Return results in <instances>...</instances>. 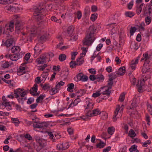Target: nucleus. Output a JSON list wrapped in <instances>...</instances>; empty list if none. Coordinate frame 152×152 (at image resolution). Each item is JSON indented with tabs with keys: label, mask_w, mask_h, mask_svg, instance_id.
I'll list each match as a JSON object with an SVG mask.
<instances>
[{
	"label": "nucleus",
	"mask_w": 152,
	"mask_h": 152,
	"mask_svg": "<svg viewBox=\"0 0 152 152\" xmlns=\"http://www.w3.org/2000/svg\"><path fill=\"white\" fill-rule=\"evenodd\" d=\"M96 29L93 25L90 26L87 32V34L84 39L83 40V44L89 46L94 42L95 39V32Z\"/></svg>",
	"instance_id": "nucleus-1"
},
{
	"label": "nucleus",
	"mask_w": 152,
	"mask_h": 152,
	"mask_svg": "<svg viewBox=\"0 0 152 152\" xmlns=\"http://www.w3.org/2000/svg\"><path fill=\"white\" fill-rule=\"evenodd\" d=\"M13 20L11 21L8 25H6L5 29H9L10 31L12 32L13 31L14 24H15L16 28L17 30H20L21 27H20V18L18 16L15 15L13 17Z\"/></svg>",
	"instance_id": "nucleus-2"
},
{
	"label": "nucleus",
	"mask_w": 152,
	"mask_h": 152,
	"mask_svg": "<svg viewBox=\"0 0 152 152\" xmlns=\"http://www.w3.org/2000/svg\"><path fill=\"white\" fill-rule=\"evenodd\" d=\"M14 94H15V97L16 98L19 97L20 95V97L18 99L19 103L23 104L24 102L27 99L26 97L25 96L27 94L26 92L22 91V90L20 88L15 90Z\"/></svg>",
	"instance_id": "nucleus-3"
},
{
	"label": "nucleus",
	"mask_w": 152,
	"mask_h": 152,
	"mask_svg": "<svg viewBox=\"0 0 152 152\" xmlns=\"http://www.w3.org/2000/svg\"><path fill=\"white\" fill-rule=\"evenodd\" d=\"M143 57L141 60V61L142 62L143 61H145L144 64H143L142 69V72L143 73H150L149 72L150 68L146 67V66L150 62V57L148 56V54L147 53H145L143 54Z\"/></svg>",
	"instance_id": "nucleus-4"
},
{
	"label": "nucleus",
	"mask_w": 152,
	"mask_h": 152,
	"mask_svg": "<svg viewBox=\"0 0 152 152\" xmlns=\"http://www.w3.org/2000/svg\"><path fill=\"white\" fill-rule=\"evenodd\" d=\"M34 15L35 18L38 21H39L42 19L45 16L42 13L44 12L41 10V7L37 6H35L34 8Z\"/></svg>",
	"instance_id": "nucleus-5"
},
{
	"label": "nucleus",
	"mask_w": 152,
	"mask_h": 152,
	"mask_svg": "<svg viewBox=\"0 0 152 152\" xmlns=\"http://www.w3.org/2000/svg\"><path fill=\"white\" fill-rule=\"evenodd\" d=\"M4 9L10 13H15L20 10V7L17 4L14 3L10 5H7L4 7Z\"/></svg>",
	"instance_id": "nucleus-6"
},
{
	"label": "nucleus",
	"mask_w": 152,
	"mask_h": 152,
	"mask_svg": "<svg viewBox=\"0 0 152 152\" xmlns=\"http://www.w3.org/2000/svg\"><path fill=\"white\" fill-rule=\"evenodd\" d=\"M26 29L30 31L29 35L27 38L26 41L31 42L32 40V38L34 37L37 34V28L36 27L34 26L32 27L29 28V27H27Z\"/></svg>",
	"instance_id": "nucleus-7"
},
{
	"label": "nucleus",
	"mask_w": 152,
	"mask_h": 152,
	"mask_svg": "<svg viewBox=\"0 0 152 152\" xmlns=\"http://www.w3.org/2000/svg\"><path fill=\"white\" fill-rule=\"evenodd\" d=\"M38 7H41V9L43 11L46 9L47 11H52L53 10H56L57 9H55L53 8L54 5L53 4H45L44 3H40L39 5L37 6Z\"/></svg>",
	"instance_id": "nucleus-8"
},
{
	"label": "nucleus",
	"mask_w": 152,
	"mask_h": 152,
	"mask_svg": "<svg viewBox=\"0 0 152 152\" xmlns=\"http://www.w3.org/2000/svg\"><path fill=\"white\" fill-rule=\"evenodd\" d=\"M86 103L87 106L85 109V111L87 116L91 117V113H90V112L93 108L94 104L92 102L89 101H86Z\"/></svg>",
	"instance_id": "nucleus-9"
},
{
	"label": "nucleus",
	"mask_w": 152,
	"mask_h": 152,
	"mask_svg": "<svg viewBox=\"0 0 152 152\" xmlns=\"http://www.w3.org/2000/svg\"><path fill=\"white\" fill-rule=\"evenodd\" d=\"M150 78V76H149L147 77H145L144 78H142L140 80L138 83L137 85V90L139 92H142V87L144 85L145 81L148 79Z\"/></svg>",
	"instance_id": "nucleus-10"
},
{
	"label": "nucleus",
	"mask_w": 152,
	"mask_h": 152,
	"mask_svg": "<svg viewBox=\"0 0 152 152\" xmlns=\"http://www.w3.org/2000/svg\"><path fill=\"white\" fill-rule=\"evenodd\" d=\"M143 11L145 14L151 15L152 14V8L149 5H147L144 8Z\"/></svg>",
	"instance_id": "nucleus-11"
},
{
	"label": "nucleus",
	"mask_w": 152,
	"mask_h": 152,
	"mask_svg": "<svg viewBox=\"0 0 152 152\" xmlns=\"http://www.w3.org/2000/svg\"><path fill=\"white\" fill-rule=\"evenodd\" d=\"M140 58V56H138L135 59L134 61L132 60L130 64V67L133 70H134L136 67V64H137L138 62V60Z\"/></svg>",
	"instance_id": "nucleus-12"
},
{
	"label": "nucleus",
	"mask_w": 152,
	"mask_h": 152,
	"mask_svg": "<svg viewBox=\"0 0 152 152\" xmlns=\"http://www.w3.org/2000/svg\"><path fill=\"white\" fill-rule=\"evenodd\" d=\"M124 107L123 105L121 107H120L119 105H118L116 107L115 111H114V115H113V119L114 121H116L117 120L116 117L119 110L121 108V110H123Z\"/></svg>",
	"instance_id": "nucleus-13"
},
{
	"label": "nucleus",
	"mask_w": 152,
	"mask_h": 152,
	"mask_svg": "<svg viewBox=\"0 0 152 152\" xmlns=\"http://www.w3.org/2000/svg\"><path fill=\"white\" fill-rule=\"evenodd\" d=\"M74 29V27L72 25L69 26L67 29L66 34L69 36H71L72 34Z\"/></svg>",
	"instance_id": "nucleus-14"
},
{
	"label": "nucleus",
	"mask_w": 152,
	"mask_h": 152,
	"mask_svg": "<svg viewBox=\"0 0 152 152\" xmlns=\"http://www.w3.org/2000/svg\"><path fill=\"white\" fill-rule=\"evenodd\" d=\"M106 86H104L101 88V89H104L105 91H103L102 94L103 95H106L107 96H109L111 93V91L109 90L110 89L107 88Z\"/></svg>",
	"instance_id": "nucleus-15"
},
{
	"label": "nucleus",
	"mask_w": 152,
	"mask_h": 152,
	"mask_svg": "<svg viewBox=\"0 0 152 152\" xmlns=\"http://www.w3.org/2000/svg\"><path fill=\"white\" fill-rule=\"evenodd\" d=\"M115 77H110L109 79L108 80V82L107 86H106L107 87L110 89H111L112 87L113 83V80L114 79H115Z\"/></svg>",
	"instance_id": "nucleus-16"
},
{
	"label": "nucleus",
	"mask_w": 152,
	"mask_h": 152,
	"mask_svg": "<svg viewBox=\"0 0 152 152\" xmlns=\"http://www.w3.org/2000/svg\"><path fill=\"white\" fill-rule=\"evenodd\" d=\"M83 77V73H80L77 75L76 77L74 78V80L76 82L81 81Z\"/></svg>",
	"instance_id": "nucleus-17"
},
{
	"label": "nucleus",
	"mask_w": 152,
	"mask_h": 152,
	"mask_svg": "<svg viewBox=\"0 0 152 152\" xmlns=\"http://www.w3.org/2000/svg\"><path fill=\"white\" fill-rule=\"evenodd\" d=\"M48 37V36L46 34L42 35L39 39L38 41L42 43L46 40Z\"/></svg>",
	"instance_id": "nucleus-18"
},
{
	"label": "nucleus",
	"mask_w": 152,
	"mask_h": 152,
	"mask_svg": "<svg viewBox=\"0 0 152 152\" xmlns=\"http://www.w3.org/2000/svg\"><path fill=\"white\" fill-rule=\"evenodd\" d=\"M34 55H36L37 56L41 53L42 50L39 49L37 45H36L34 48Z\"/></svg>",
	"instance_id": "nucleus-19"
},
{
	"label": "nucleus",
	"mask_w": 152,
	"mask_h": 152,
	"mask_svg": "<svg viewBox=\"0 0 152 152\" xmlns=\"http://www.w3.org/2000/svg\"><path fill=\"white\" fill-rule=\"evenodd\" d=\"M13 42V39H7L4 43V44L5 46L8 47L12 45Z\"/></svg>",
	"instance_id": "nucleus-20"
},
{
	"label": "nucleus",
	"mask_w": 152,
	"mask_h": 152,
	"mask_svg": "<svg viewBox=\"0 0 152 152\" xmlns=\"http://www.w3.org/2000/svg\"><path fill=\"white\" fill-rule=\"evenodd\" d=\"M101 112L99 109H96L93 110L92 111H91L90 112V113H91V116H96L99 114Z\"/></svg>",
	"instance_id": "nucleus-21"
},
{
	"label": "nucleus",
	"mask_w": 152,
	"mask_h": 152,
	"mask_svg": "<svg viewBox=\"0 0 152 152\" xmlns=\"http://www.w3.org/2000/svg\"><path fill=\"white\" fill-rule=\"evenodd\" d=\"M12 52L14 53H17L20 52V49L19 47L14 46L11 49Z\"/></svg>",
	"instance_id": "nucleus-22"
},
{
	"label": "nucleus",
	"mask_w": 152,
	"mask_h": 152,
	"mask_svg": "<svg viewBox=\"0 0 152 152\" xmlns=\"http://www.w3.org/2000/svg\"><path fill=\"white\" fill-rule=\"evenodd\" d=\"M125 67H123L120 68L118 69L117 74L120 75H123L125 74Z\"/></svg>",
	"instance_id": "nucleus-23"
},
{
	"label": "nucleus",
	"mask_w": 152,
	"mask_h": 152,
	"mask_svg": "<svg viewBox=\"0 0 152 152\" xmlns=\"http://www.w3.org/2000/svg\"><path fill=\"white\" fill-rule=\"evenodd\" d=\"M48 124L45 122H43L41 123L39 122V128L43 129L45 128L48 126Z\"/></svg>",
	"instance_id": "nucleus-24"
},
{
	"label": "nucleus",
	"mask_w": 152,
	"mask_h": 152,
	"mask_svg": "<svg viewBox=\"0 0 152 152\" xmlns=\"http://www.w3.org/2000/svg\"><path fill=\"white\" fill-rule=\"evenodd\" d=\"M68 88L67 91L69 92H73V89L74 87V85L73 83H70L67 85Z\"/></svg>",
	"instance_id": "nucleus-25"
},
{
	"label": "nucleus",
	"mask_w": 152,
	"mask_h": 152,
	"mask_svg": "<svg viewBox=\"0 0 152 152\" xmlns=\"http://www.w3.org/2000/svg\"><path fill=\"white\" fill-rule=\"evenodd\" d=\"M139 103L138 100L135 98H134L131 104V106L132 107H135L137 106Z\"/></svg>",
	"instance_id": "nucleus-26"
},
{
	"label": "nucleus",
	"mask_w": 152,
	"mask_h": 152,
	"mask_svg": "<svg viewBox=\"0 0 152 152\" xmlns=\"http://www.w3.org/2000/svg\"><path fill=\"white\" fill-rule=\"evenodd\" d=\"M37 86L38 85L37 83H35L33 87L31 88V89L30 91V92L31 94H33L34 92H36L37 91Z\"/></svg>",
	"instance_id": "nucleus-27"
},
{
	"label": "nucleus",
	"mask_w": 152,
	"mask_h": 152,
	"mask_svg": "<svg viewBox=\"0 0 152 152\" xmlns=\"http://www.w3.org/2000/svg\"><path fill=\"white\" fill-rule=\"evenodd\" d=\"M96 79L98 82H102L104 80V77L102 75H99L96 76Z\"/></svg>",
	"instance_id": "nucleus-28"
},
{
	"label": "nucleus",
	"mask_w": 152,
	"mask_h": 152,
	"mask_svg": "<svg viewBox=\"0 0 152 152\" xmlns=\"http://www.w3.org/2000/svg\"><path fill=\"white\" fill-rule=\"evenodd\" d=\"M58 88L55 87V88H52L50 91H49V93L50 94L53 95L55 94L58 91Z\"/></svg>",
	"instance_id": "nucleus-29"
},
{
	"label": "nucleus",
	"mask_w": 152,
	"mask_h": 152,
	"mask_svg": "<svg viewBox=\"0 0 152 152\" xmlns=\"http://www.w3.org/2000/svg\"><path fill=\"white\" fill-rule=\"evenodd\" d=\"M101 118L103 120H105L108 117L107 113L104 111H102L100 113Z\"/></svg>",
	"instance_id": "nucleus-30"
},
{
	"label": "nucleus",
	"mask_w": 152,
	"mask_h": 152,
	"mask_svg": "<svg viewBox=\"0 0 152 152\" xmlns=\"http://www.w3.org/2000/svg\"><path fill=\"white\" fill-rule=\"evenodd\" d=\"M82 56H80V58H79L77 59L76 60V62L77 64H78L79 65H77V66H80L84 62L83 60L81 59V58Z\"/></svg>",
	"instance_id": "nucleus-31"
},
{
	"label": "nucleus",
	"mask_w": 152,
	"mask_h": 152,
	"mask_svg": "<svg viewBox=\"0 0 152 152\" xmlns=\"http://www.w3.org/2000/svg\"><path fill=\"white\" fill-rule=\"evenodd\" d=\"M129 135L131 137L133 138L136 136V134L134 130L131 129L129 131Z\"/></svg>",
	"instance_id": "nucleus-32"
},
{
	"label": "nucleus",
	"mask_w": 152,
	"mask_h": 152,
	"mask_svg": "<svg viewBox=\"0 0 152 152\" xmlns=\"http://www.w3.org/2000/svg\"><path fill=\"white\" fill-rule=\"evenodd\" d=\"M51 20L53 21L56 22L58 23H61V20L60 19H58L54 16H52L50 18Z\"/></svg>",
	"instance_id": "nucleus-33"
},
{
	"label": "nucleus",
	"mask_w": 152,
	"mask_h": 152,
	"mask_svg": "<svg viewBox=\"0 0 152 152\" xmlns=\"http://www.w3.org/2000/svg\"><path fill=\"white\" fill-rule=\"evenodd\" d=\"M104 5L107 8H109L111 6V3L109 0H104Z\"/></svg>",
	"instance_id": "nucleus-34"
},
{
	"label": "nucleus",
	"mask_w": 152,
	"mask_h": 152,
	"mask_svg": "<svg viewBox=\"0 0 152 152\" xmlns=\"http://www.w3.org/2000/svg\"><path fill=\"white\" fill-rule=\"evenodd\" d=\"M74 61H71L69 63L70 67L72 68H75L78 64H77L76 61L74 62Z\"/></svg>",
	"instance_id": "nucleus-35"
},
{
	"label": "nucleus",
	"mask_w": 152,
	"mask_h": 152,
	"mask_svg": "<svg viewBox=\"0 0 152 152\" xmlns=\"http://www.w3.org/2000/svg\"><path fill=\"white\" fill-rule=\"evenodd\" d=\"M10 64L8 61H3L2 63L1 66L4 68H6L9 67Z\"/></svg>",
	"instance_id": "nucleus-36"
},
{
	"label": "nucleus",
	"mask_w": 152,
	"mask_h": 152,
	"mask_svg": "<svg viewBox=\"0 0 152 152\" xmlns=\"http://www.w3.org/2000/svg\"><path fill=\"white\" fill-rule=\"evenodd\" d=\"M145 26V23L144 22H141L139 26V28L140 31H144L145 30L144 27Z\"/></svg>",
	"instance_id": "nucleus-37"
},
{
	"label": "nucleus",
	"mask_w": 152,
	"mask_h": 152,
	"mask_svg": "<svg viewBox=\"0 0 152 152\" xmlns=\"http://www.w3.org/2000/svg\"><path fill=\"white\" fill-rule=\"evenodd\" d=\"M46 61H45L44 60L40 58H37L36 60V62L38 64H43L45 63L46 62Z\"/></svg>",
	"instance_id": "nucleus-38"
},
{
	"label": "nucleus",
	"mask_w": 152,
	"mask_h": 152,
	"mask_svg": "<svg viewBox=\"0 0 152 152\" xmlns=\"http://www.w3.org/2000/svg\"><path fill=\"white\" fill-rule=\"evenodd\" d=\"M66 56L64 54H60L59 57V59L61 61H63L66 60Z\"/></svg>",
	"instance_id": "nucleus-39"
},
{
	"label": "nucleus",
	"mask_w": 152,
	"mask_h": 152,
	"mask_svg": "<svg viewBox=\"0 0 152 152\" xmlns=\"http://www.w3.org/2000/svg\"><path fill=\"white\" fill-rule=\"evenodd\" d=\"M125 15L126 17L132 18L134 15V12H126L125 13Z\"/></svg>",
	"instance_id": "nucleus-40"
},
{
	"label": "nucleus",
	"mask_w": 152,
	"mask_h": 152,
	"mask_svg": "<svg viewBox=\"0 0 152 152\" xmlns=\"http://www.w3.org/2000/svg\"><path fill=\"white\" fill-rule=\"evenodd\" d=\"M41 147H43L45 145L46 141L42 138L38 142Z\"/></svg>",
	"instance_id": "nucleus-41"
},
{
	"label": "nucleus",
	"mask_w": 152,
	"mask_h": 152,
	"mask_svg": "<svg viewBox=\"0 0 152 152\" xmlns=\"http://www.w3.org/2000/svg\"><path fill=\"white\" fill-rule=\"evenodd\" d=\"M115 129L113 127H109L107 129V132L108 133L111 135H112L113 134L114 132Z\"/></svg>",
	"instance_id": "nucleus-42"
},
{
	"label": "nucleus",
	"mask_w": 152,
	"mask_h": 152,
	"mask_svg": "<svg viewBox=\"0 0 152 152\" xmlns=\"http://www.w3.org/2000/svg\"><path fill=\"white\" fill-rule=\"evenodd\" d=\"M110 26L112 28V29H111V34L112 35H113V34H114L115 32V24H110Z\"/></svg>",
	"instance_id": "nucleus-43"
},
{
	"label": "nucleus",
	"mask_w": 152,
	"mask_h": 152,
	"mask_svg": "<svg viewBox=\"0 0 152 152\" xmlns=\"http://www.w3.org/2000/svg\"><path fill=\"white\" fill-rule=\"evenodd\" d=\"M96 147L98 148H103L105 146V143L101 141L100 142L96 145Z\"/></svg>",
	"instance_id": "nucleus-44"
},
{
	"label": "nucleus",
	"mask_w": 152,
	"mask_h": 152,
	"mask_svg": "<svg viewBox=\"0 0 152 152\" xmlns=\"http://www.w3.org/2000/svg\"><path fill=\"white\" fill-rule=\"evenodd\" d=\"M151 18L149 16H148L146 17L145 19V22L147 25L151 23Z\"/></svg>",
	"instance_id": "nucleus-45"
},
{
	"label": "nucleus",
	"mask_w": 152,
	"mask_h": 152,
	"mask_svg": "<svg viewBox=\"0 0 152 152\" xmlns=\"http://www.w3.org/2000/svg\"><path fill=\"white\" fill-rule=\"evenodd\" d=\"M16 56L17 55L15 54L10 56V57L12 60L13 61H16L18 59V56Z\"/></svg>",
	"instance_id": "nucleus-46"
},
{
	"label": "nucleus",
	"mask_w": 152,
	"mask_h": 152,
	"mask_svg": "<svg viewBox=\"0 0 152 152\" xmlns=\"http://www.w3.org/2000/svg\"><path fill=\"white\" fill-rule=\"evenodd\" d=\"M45 97V95H40L39 96L37 99L36 102L37 103L39 102L40 101H42L43 99Z\"/></svg>",
	"instance_id": "nucleus-47"
},
{
	"label": "nucleus",
	"mask_w": 152,
	"mask_h": 152,
	"mask_svg": "<svg viewBox=\"0 0 152 152\" xmlns=\"http://www.w3.org/2000/svg\"><path fill=\"white\" fill-rule=\"evenodd\" d=\"M39 122H33V126L34 128H39Z\"/></svg>",
	"instance_id": "nucleus-48"
},
{
	"label": "nucleus",
	"mask_w": 152,
	"mask_h": 152,
	"mask_svg": "<svg viewBox=\"0 0 152 152\" xmlns=\"http://www.w3.org/2000/svg\"><path fill=\"white\" fill-rule=\"evenodd\" d=\"M147 109L150 115H152V106L149 104H147Z\"/></svg>",
	"instance_id": "nucleus-49"
},
{
	"label": "nucleus",
	"mask_w": 152,
	"mask_h": 152,
	"mask_svg": "<svg viewBox=\"0 0 152 152\" xmlns=\"http://www.w3.org/2000/svg\"><path fill=\"white\" fill-rule=\"evenodd\" d=\"M137 146L135 145L132 146L129 149V151L132 152L134 151H135L137 150Z\"/></svg>",
	"instance_id": "nucleus-50"
},
{
	"label": "nucleus",
	"mask_w": 152,
	"mask_h": 152,
	"mask_svg": "<svg viewBox=\"0 0 152 152\" xmlns=\"http://www.w3.org/2000/svg\"><path fill=\"white\" fill-rule=\"evenodd\" d=\"M125 94L124 93L121 94L119 99V100L120 101L122 102L124 101L125 98Z\"/></svg>",
	"instance_id": "nucleus-51"
},
{
	"label": "nucleus",
	"mask_w": 152,
	"mask_h": 152,
	"mask_svg": "<svg viewBox=\"0 0 152 152\" xmlns=\"http://www.w3.org/2000/svg\"><path fill=\"white\" fill-rule=\"evenodd\" d=\"M12 120L13 123L15 124V125L16 126H18L20 123L18 119L17 118H12Z\"/></svg>",
	"instance_id": "nucleus-52"
},
{
	"label": "nucleus",
	"mask_w": 152,
	"mask_h": 152,
	"mask_svg": "<svg viewBox=\"0 0 152 152\" xmlns=\"http://www.w3.org/2000/svg\"><path fill=\"white\" fill-rule=\"evenodd\" d=\"M78 53L77 52H74L71 53L72 58L71 60L72 61H74L76 56L77 55Z\"/></svg>",
	"instance_id": "nucleus-53"
},
{
	"label": "nucleus",
	"mask_w": 152,
	"mask_h": 152,
	"mask_svg": "<svg viewBox=\"0 0 152 152\" xmlns=\"http://www.w3.org/2000/svg\"><path fill=\"white\" fill-rule=\"evenodd\" d=\"M47 66V65L46 64H45L43 65L39 66H38V69L39 70L43 71L46 67Z\"/></svg>",
	"instance_id": "nucleus-54"
},
{
	"label": "nucleus",
	"mask_w": 152,
	"mask_h": 152,
	"mask_svg": "<svg viewBox=\"0 0 152 152\" xmlns=\"http://www.w3.org/2000/svg\"><path fill=\"white\" fill-rule=\"evenodd\" d=\"M136 30V28L135 27H131L130 28V35H133Z\"/></svg>",
	"instance_id": "nucleus-55"
},
{
	"label": "nucleus",
	"mask_w": 152,
	"mask_h": 152,
	"mask_svg": "<svg viewBox=\"0 0 152 152\" xmlns=\"http://www.w3.org/2000/svg\"><path fill=\"white\" fill-rule=\"evenodd\" d=\"M63 146V150H65L67 149L69 147V145L68 143L65 142L64 143H62Z\"/></svg>",
	"instance_id": "nucleus-56"
},
{
	"label": "nucleus",
	"mask_w": 152,
	"mask_h": 152,
	"mask_svg": "<svg viewBox=\"0 0 152 152\" xmlns=\"http://www.w3.org/2000/svg\"><path fill=\"white\" fill-rule=\"evenodd\" d=\"M10 3V0H0V4H9Z\"/></svg>",
	"instance_id": "nucleus-57"
},
{
	"label": "nucleus",
	"mask_w": 152,
	"mask_h": 152,
	"mask_svg": "<svg viewBox=\"0 0 152 152\" xmlns=\"http://www.w3.org/2000/svg\"><path fill=\"white\" fill-rule=\"evenodd\" d=\"M97 14L94 13V14H92L91 17V20L92 21H94L97 18Z\"/></svg>",
	"instance_id": "nucleus-58"
},
{
	"label": "nucleus",
	"mask_w": 152,
	"mask_h": 152,
	"mask_svg": "<svg viewBox=\"0 0 152 152\" xmlns=\"http://www.w3.org/2000/svg\"><path fill=\"white\" fill-rule=\"evenodd\" d=\"M130 80L132 83L134 85L136 82V78L133 76H132L130 77Z\"/></svg>",
	"instance_id": "nucleus-59"
},
{
	"label": "nucleus",
	"mask_w": 152,
	"mask_h": 152,
	"mask_svg": "<svg viewBox=\"0 0 152 152\" xmlns=\"http://www.w3.org/2000/svg\"><path fill=\"white\" fill-rule=\"evenodd\" d=\"M57 148L58 150H64L62 143H61L58 144L57 145Z\"/></svg>",
	"instance_id": "nucleus-60"
},
{
	"label": "nucleus",
	"mask_w": 152,
	"mask_h": 152,
	"mask_svg": "<svg viewBox=\"0 0 152 152\" xmlns=\"http://www.w3.org/2000/svg\"><path fill=\"white\" fill-rule=\"evenodd\" d=\"M50 87V86L49 84L45 83L43 86L42 88L44 90H46L49 89Z\"/></svg>",
	"instance_id": "nucleus-61"
},
{
	"label": "nucleus",
	"mask_w": 152,
	"mask_h": 152,
	"mask_svg": "<svg viewBox=\"0 0 152 152\" xmlns=\"http://www.w3.org/2000/svg\"><path fill=\"white\" fill-rule=\"evenodd\" d=\"M64 82L62 81H61L58 83L56 85V88H58L60 86H63L64 84Z\"/></svg>",
	"instance_id": "nucleus-62"
},
{
	"label": "nucleus",
	"mask_w": 152,
	"mask_h": 152,
	"mask_svg": "<svg viewBox=\"0 0 152 152\" xmlns=\"http://www.w3.org/2000/svg\"><path fill=\"white\" fill-rule=\"evenodd\" d=\"M48 55L47 53L41 55L40 58H41L43 60L46 61V59L48 58Z\"/></svg>",
	"instance_id": "nucleus-63"
},
{
	"label": "nucleus",
	"mask_w": 152,
	"mask_h": 152,
	"mask_svg": "<svg viewBox=\"0 0 152 152\" xmlns=\"http://www.w3.org/2000/svg\"><path fill=\"white\" fill-rule=\"evenodd\" d=\"M24 137L25 138L28 139L29 140H32V138L31 136L28 134H26L24 135Z\"/></svg>",
	"instance_id": "nucleus-64"
}]
</instances>
